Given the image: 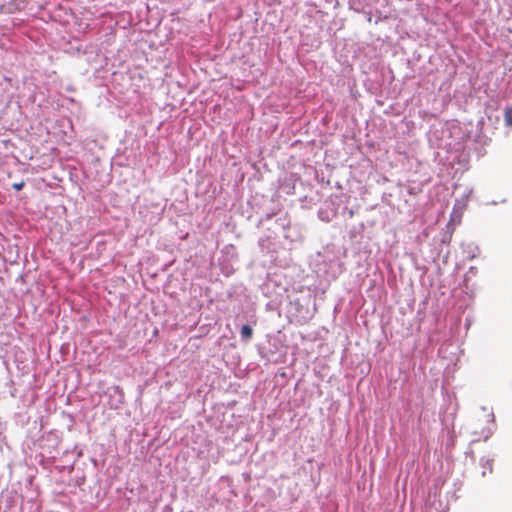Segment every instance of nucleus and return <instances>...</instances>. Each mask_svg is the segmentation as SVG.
<instances>
[{
    "mask_svg": "<svg viewBox=\"0 0 512 512\" xmlns=\"http://www.w3.org/2000/svg\"><path fill=\"white\" fill-rule=\"evenodd\" d=\"M253 333L252 328L249 325H243L241 328V337L243 340L247 341L251 338Z\"/></svg>",
    "mask_w": 512,
    "mask_h": 512,
    "instance_id": "1",
    "label": "nucleus"
},
{
    "mask_svg": "<svg viewBox=\"0 0 512 512\" xmlns=\"http://www.w3.org/2000/svg\"><path fill=\"white\" fill-rule=\"evenodd\" d=\"M505 122L506 124L512 126V107L507 109L505 112Z\"/></svg>",
    "mask_w": 512,
    "mask_h": 512,
    "instance_id": "2",
    "label": "nucleus"
},
{
    "mask_svg": "<svg viewBox=\"0 0 512 512\" xmlns=\"http://www.w3.org/2000/svg\"><path fill=\"white\" fill-rule=\"evenodd\" d=\"M25 183L24 182H20V183H14L13 184V188L16 190V191H20L23 187H24Z\"/></svg>",
    "mask_w": 512,
    "mask_h": 512,
    "instance_id": "3",
    "label": "nucleus"
}]
</instances>
